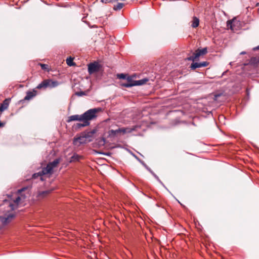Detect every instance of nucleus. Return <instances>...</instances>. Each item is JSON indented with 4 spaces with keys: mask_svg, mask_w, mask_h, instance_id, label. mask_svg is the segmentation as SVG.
<instances>
[{
    "mask_svg": "<svg viewBox=\"0 0 259 259\" xmlns=\"http://www.w3.org/2000/svg\"><path fill=\"white\" fill-rule=\"evenodd\" d=\"M199 24V20L196 17H194L191 22V26L193 28H196L198 26Z\"/></svg>",
    "mask_w": 259,
    "mask_h": 259,
    "instance_id": "17",
    "label": "nucleus"
},
{
    "mask_svg": "<svg viewBox=\"0 0 259 259\" xmlns=\"http://www.w3.org/2000/svg\"><path fill=\"white\" fill-rule=\"evenodd\" d=\"M45 175H47V173H46L45 169L43 168L40 171L33 174L32 178L34 179H35L38 177H40V180L41 181H43L44 179H43L42 176Z\"/></svg>",
    "mask_w": 259,
    "mask_h": 259,
    "instance_id": "9",
    "label": "nucleus"
},
{
    "mask_svg": "<svg viewBox=\"0 0 259 259\" xmlns=\"http://www.w3.org/2000/svg\"><path fill=\"white\" fill-rule=\"evenodd\" d=\"M146 169L153 176V177L157 180V181L166 189H167L166 187L165 186L164 184L161 182V181L159 179V177L149 168L148 166H146Z\"/></svg>",
    "mask_w": 259,
    "mask_h": 259,
    "instance_id": "13",
    "label": "nucleus"
},
{
    "mask_svg": "<svg viewBox=\"0 0 259 259\" xmlns=\"http://www.w3.org/2000/svg\"><path fill=\"white\" fill-rule=\"evenodd\" d=\"M208 65V63L207 62H202L201 63H192L190 66V68L192 70H194L198 68H201L203 67L207 66Z\"/></svg>",
    "mask_w": 259,
    "mask_h": 259,
    "instance_id": "8",
    "label": "nucleus"
},
{
    "mask_svg": "<svg viewBox=\"0 0 259 259\" xmlns=\"http://www.w3.org/2000/svg\"><path fill=\"white\" fill-rule=\"evenodd\" d=\"M36 91L33 90L32 92H27L26 93V95L24 98L25 100H29L31 99L33 97H35L36 95Z\"/></svg>",
    "mask_w": 259,
    "mask_h": 259,
    "instance_id": "12",
    "label": "nucleus"
},
{
    "mask_svg": "<svg viewBox=\"0 0 259 259\" xmlns=\"http://www.w3.org/2000/svg\"><path fill=\"white\" fill-rule=\"evenodd\" d=\"M234 20L235 19H233L232 20H229L227 21V26L229 27L231 30H233V22L234 21Z\"/></svg>",
    "mask_w": 259,
    "mask_h": 259,
    "instance_id": "24",
    "label": "nucleus"
},
{
    "mask_svg": "<svg viewBox=\"0 0 259 259\" xmlns=\"http://www.w3.org/2000/svg\"><path fill=\"white\" fill-rule=\"evenodd\" d=\"M49 80H48V79L45 80L37 85V86L36 87V89H41L42 88L46 89L47 87H49Z\"/></svg>",
    "mask_w": 259,
    "mask_h": 259,
    "instance_id": "14",
    "label": "nucleus"
},
{
    "mask_svg": "<svg viewBox=\"0 0 259 259\" xmlns=\"http://www.w3.org/2000/svg\"><path fill=\"white\" fill-rule=\"evenodd\" d=\"M101 140L102 141H103V143L104 144L105 142V139L104 138H102Z\"/></svg>",
    "mask_w": 259,
    "mask_h": 259,
    "instance_id": "32",
    "label": "nucleus"
},
{
    "mask_svg": "<svg viewBox=\"0 0 259 259\" xmlns=\"http://www.w3.org/2000/svg\"><path fill=\"white\" fill-rule=\"evenodd\" d=\"M102 110L101 108H95L90 109L81 114L82 121H87L90 123V121L97 117V114Z\"/></svg>",
    "mask_w": 259,
    "mask_h": 259,
    "instance_id": "2",
    "label": "nucleus"
},
{
    "mask_svg": "<svg viewBox=\"0 0 259 259\" xmlns=\"http://www.w3.org/2000/svg\"><path fill=\"white\" fill-rule=\"evenodd\" d=\"M9 106V100L8 99H5L3 103L0 106V112H2L4 110H6Z\"/></svg>",
    "mask_w": 259,
    "mask_h": 259,
    "instance_id": "16",
    "label": "nucleus"
},
{
    "mask_svg": "<svg viewBox=\"0 0 259 259\" xmlns=\"http://www.w3.org/2000/svg\"><path fill=\"white\" fill-rule=\"evenodd\" d=\"M59 161V159H56L53 161L49 162L47 165L46 167H44L46 173H47V174H52L53 168L57 166Z\"/></svg>",
    "mask_w": 259,
    "mask_h": 259,
    "instance_id": "5",
    "label": "nucleus"
},
{
    "mask_svg": "<svg viewBox=\"0 0 259 259\" xmlns=\"http://www.w3.org/2000/svg\"><path fill=\"white\" fill-rule=\"evenodd\" d=\"M207 52V48H204L202 49H198L192 56L188 57L187 60L189 61H192L193 62L197 61L200 56L206 54Z\"/></svg>",
    "mask_w": 259,
    "mask_h": 259,
    "instance_id": "3",
    "label": "nucleus"
},
{
    "mask_svg": "<svg viewBox=\"0 0 259 259\" xmlns=\"http://www.w3.org/2000/svg\"><path fill=\"white\" fill-rule=\"evenodd\" d=\"M100 65L97 62L91 63L88 65V72L92 74L99 70Z\"/></svg>",
    "mask_w": 259,
    "mask_h": 259,
    "instance_id": "6",
    "label": "nucleus"
},
{
    "mask_svg": "<svg viewBox=\"0 0 259 259\" xmlns=\"http://www.w3.org/2000/svg\"><path fill=\"white\" fill-rule=\"evenodd\" d=\"M96 133V130H93L91 131L85 132L83 134V138L89 139V141H91L90 138L93 137V135Z\"/></svg>",
    "mask_w": 259,
    "mask_h": 259,
    "instance_id": "11",
    "label": "nucleus"
},
{
    "mask_svg": "<svg viewBox=\"0 0 259 259\" xmlns=\"http://www.w3.org/2000/svg\"><path fill=\"white\" fill-rule=\"evenodd\" d=\"M148 80H149L148 79L145 78H143V79H140L138 80H135L134 82H135V86L143 85V84L146 83V82L147 81H148Z\"/></svg>",
    "mask_w": 259,
    "mask_h": 259,
    "instance_id": "18",
    "label": "nucleus"
},
{
    "mask_svg": "<svg viewBox=\"0 0 259 259\" xmlns=\"http://www.w3.org/2000/svg\"><path fill=\"white\" fill-rule=\"evenodd\" d=\"M49 192H50L49 191H42V192H41V193H39V195H46V194H48Z\"/></svg>",
    "mask_w": 259,
    "mask_h": 259,
    "instance_id": "28",
    "label": "nucleus"
},
{
    "mask_svg": "<svg viewBox=\"0 0 259 259\" xmlns=\"http://www.w3.org/2000/svg\"><path fill=\"white\" fill-rule=\"evenodd\" d=\"M73 121H82V119L81 118V115H73L68 117V119L67 120V122H70Z\"/></svg>",
    "mask_w": 259,
    "mask_h": 259,
    "instance_id": "10",
    "label": "nucleus"
},
{
    "mask_svg": "<svg viewBox=\"0 0 259 259\" xmlns=\"http://www.w3.org/2000/svg\"><path fill=\"white\" fill-rule=\"evenodd\" d=\"M41 68L44 70L49 71V66L46 64H39Z\"/></svg>",
    "mask_w": 259,
    "mask_h": 259,
    "instance_id": "25",
    "label": "nucleus"
},
{
    "mask_svg": "<svg viewBox=\"0 0 259 259\" xmlns=\"http://www.w3.org/2000/svg\"><path fill=\"white\" fill-rule=\"evenodd\" d=\"M144 166L146 168V166H148L147 165H146V164H144Z\"/></svg>",
    "mask_w": 259,
    "mask_h": 259,
    "instance_id": "34",
    "label": "nucleus"
},
{
    "mask_svg": "<svg viewBox=\"0 0 259 259\" xmlns=\"http://www.w3.org/2000/svg\"><path fill=\"white\" fill-rule=\"evenodd\" d=\"M75 94L78 97H81L86 95V93L83 91L76 92Z\"/></svg>",
    "mask_w": 259,
    "mask_h": 259,
    "instance_id": "26",
    "label": "nucleus"
},
{
    "mask_svg": "<svg viewBox=\"0 0 259 259\" xmlns=\"http://www.w3.org/2000/svg\"><path fill=\"white\" fill-rule=\"evenodd\" d=\"M117 76L119 78H121V79H125L126 78V75L125 74H123V73H121V74H118L117 75Z\"/></svg>",
    "mask_w": 259,
    "mask_h": 259,
    "instance_id": "27",
    "label": "nucleus"
},
{
    "mask_svg": "<svg viewBox=\"0 0 259 259\" xmlns=\"http://www.w3.org/2000/svg\"><path fill=\"white\" fill-rule=\"evenodd\" d=\"M246 54V52H244V51L241 52L240 53V54H241V55H244V54Z\"/></svg>",
    "mask_w": 259,
    "mask_h": 259,
    "instance_id": "31",
    "label": "nucleus"
},
{
    "mask_svg": "<svg viewBox=\"0 0 259 259\" xmlns=\"http://www.w3.org/2000/svg\"><path fill=\"white\" fill-rule=\"evenodd\" d=\"M4 201L5 202V203L8 202V201H7V200H5Z\"/></svg>",
    "mask_w": 259,
    "mask_h": 259,
    "instance_id": "35",
    "label": "nucleus"
},
{
    "mask_svg": "<svg viewBox=\"0 0 259 259\" xmlns=\"http://www.w3.org/2000/svg\"><path fill=\"white\" fill-rule=\"evenodd\" d=\"M254 50H259V46H257L256 47L254 48L253 49Z\"/></svg>",
    "mask_w": 259,
    "mask_h": 259,
    "instance_id": "30",
    "label": "nucleus"
},
{
    "mask_svg": "<svg viewBox=\"0 0 259 259\" xmlns=\"http://www.w3.org/2000/svg\"><path fill=\"white\" fill-rule=\"evenodd\" d=\"M14 217L15 214L13 213L6 214L4 216L0 217V221L3 225H7L10 222Z\"/></svg>",
    "mask_w": 259,
    "mask_h": 259,
    "instance_id": "7",
    "label": "nucleus"
},
{
    "mask_svg": "<svg viewBox=\"0 0 259 259\" xmlns=\"http://www.w3.org/2000/svg\"><path fill=\"white\" fill-rule=\"evenodd\" d=\"M90 125V123H88L87 121H83V123H77L76 127L79 128L81 127L87 126Z\"/></svg>",
    "mask_w": 259,
    "mask_h": 259,
    "instance_id": "22",
    "label": "nucleus"
},
{
    "mask_svg": "<svg viewBox=\"0 0 259 259\" xmlns=\"http://www.w3.org/2000/svg\"><path fill=\"white\" fill-rule=\"evenodd\" d=\"M66 63L69 66H72L75 65V63L73 61V59L71 57L66 59Z\"/></svg>",
    "mask_w": 259,
    "mask_h": 259,
    "instance_id": "23",
    "label": "nucleus"
},
{
    "mask_svg": "<svg viewBox=\"0 0 259 259\" xmlns=\"http://www.w3.org/2000/svg\"><path fill=\"white\" fill-rule=\"evenodd\" d=\"M123 6L124 4L121 3H117L116 5L114 6L113 10L115 11L120 10Z\"/></svg>",
    "mask_w": 259,
    "mask_h": 259,
    "instance_id": "20",
    "label": "nucleus"
},
{
    "mask_svg": "<svg viewBox=\"0 0 259 259\" xmlns=\"http://www.w3.org/2000/svg\"><path fill=\"white\" fill-rule=\"evenodd\" d=\"M220 95L218 94V95H215V98H217L218 97H220Z\"/></svg>",
    "mask_w": 259,
    "mask_h": 259,
    "instance_id": "33",
    "label": "nucleus"
},
{
    "mask_svg": "<svg viewBox=\"0 0 259 259\" xmlns=\"http://www.w3.org/2000/svg\"><path fill=\"white\" fill-rule=\"evenodd\" d=\"M58 84H59V83L57 81H52V80H49V87L55 88V87L58 86Z\"/></svg>",
    "mask_w": 259,
    "mask_h": 259,
    "instance_id": "21",
    "label": "nucleus"
},
{
    "mask_svg": "<svg viewBox=\"0 0 259 259\" xmlns=\"http://www.w3.org/2000/svg\"><path fill=\"white\" fill-rule=\"evenodd\" d=\"M5 123H2L0 121V127H2L4 126Z\"/></svg>",
    "mask_w": 259,
    "mask_h": 259,
    "instance_id": "29",
    "label": "nucleus"
},
{
    "mask_svg": "<svg viewBox=\"0 0 259 259\" xmlns=\"http://www.w3.org/2000/svg\"><path fill=\"white\" fill-rule=\"evenodd\" d=\"M137 127H139V126H134L132 128H119L116 130H111L109 131V135L114 136L121 132L124 134L126 133H131L133 131H135Z\"/></svg>",
    "mask_w": 259,
    "mask_h": 259,
    "instance_id": "4",
    "label": "nucleus"
},
{
    "mask_svg": "<svg viewBox=\"0 0 259 259\" xmlns=\"http://www.w3.org/2000/svg\"><path fill=\"white\" fill-rule=\"evenodd\" d=\"M26 189V188H22L17 190L16 192L13 194V196H15V198L13 200L11 199L12 201L8 203V206L11 210L16 209L21 202L25 200L26 196L21 194V193Z\"/></svg>",
    "mask_w": 259,
    "mask_h": 259,
    "instance_id": "1",
    "label": "nucleus"
},
{
    "mask_svg": "<svg viewBox=\"0 0 259 259\" xmlns=\"http://www.w3.org/2000/svg\"><path fill=\"white\" fill-rule=\"evenodd\" d=\"M121 86L125 88H130L133 86H135L134 81H133L131 78H128L127 82L122 83Z\"/></svg>",
    "mask_w": 259,
    "mask_h": 259,
    "instance_id": "15",
    "label": "nucleus"
},
{
    "mask_svg": "<svg viewBox=\"0 0 259 259\" xmlns=\"http://www.w3.org/2000/svg\"><path fill=\"white\" fill-rule=\"evenodd\" d=\"M84 139L85 138H83V136L74 138L73 142L74 144H76L77 142L81 144L84 142V141H83Z\"/></svg>",
    "mask_w": 259,
    "mask_h": 259,
    "instance_id": "19",
    "label": "nucleus"
}]
</instances>
